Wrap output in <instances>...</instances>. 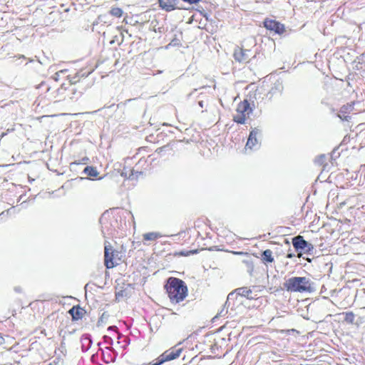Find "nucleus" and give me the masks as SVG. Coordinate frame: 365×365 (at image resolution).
Segmentation results:
<instances>
[{
  "instance_id": "1",
  "label": "nucleus",
  "mask_w": 365,
  "mask_h": 365,
  "mask_svg": "<svg viewBox=\"0 0 365 365\" xmlns=\"http://www.w3.org/2000/svg\"><path fill=\"white\" fill-rule=\"evenodd\" d=\"M165 287L172 303L178 304L183 301L187 295V287L180 279L169 278Z\"/></svg>"
},
{
  "instance_id": "2",
  "label": "nucleus",
  "mask_w": 365,
  "mask_h": 365,
  "mask_svg": "<svg viewBox=\"0 0 365 365\" xmlns=\"http://www.w3.org/2000/svg\"><path fill=\"white\" fill-rule=\"evenodd\" d=\"M284 287L291 292H312L314 289L312 282L304 277H292L284 283Z\"/></svg>"
},
{
  "instance_id": "3",
  "label": "nucleus",
  "mask_w": 365,
  "mask_h": 365,
  "mask_svg": "<svg viewBox=\"0 0 365 365\" xmlns=\"http://www.w3.org/2000/svg\"><path fill=\"white\" fill-rule=\"evenodd\" d=\"M252 112V108L250 107L249 102L247 100H244L237 106L236 113L233 117L234 120L237 123L244 124Z\"/></svg>"
},
{
  "instance_id": "4",
  "label": "nucleus",
  "mask_w": 365,
  "mask_h": 365,
  "mask_svg": "<svg viewBox=\"0 0 365 365\" xmlns=\"http://www.w3.org/2000/svg\"><path fill=\"white\" fill-rule=\"evenodd\" d=\"M118 252L117 251H114L112 249L110 245H105V266L108 269H110L116 266L118 262V260H120V258L118 257Z\"/></svg>"
},
{
  "instance_id": "5",
  "label": "nucleus",
  "mask_w": 365,
  "mask_h": 365,
  "mask_svg": "<svg viewBox=\"0 0 365 365\" xmlns=\"http://www.w3.org/2000/svg\"><path fill=\"white\" fill-rule=\"evenodd\" d=\"M182 352V349L172 348L163 352L158 359L157 361L152 365H161L166 361H169L178 358Z\"/></svg>"
},
{
  "instance_id": "6",
  "label": "nucleus",
  "mask_w": 365,
  "mask_h": 365,
  "mask_svg": "<svg viewBox=\"0 0 365 365\" xmlns=\"http://www.w3.org/2000/svg\"><path fill=\"white\" fill-rule=\"evenodd\" d=\"M261 135V130L258 128H254L251 130L249 135L247 142L246 143L245 149L247 150H256L259 146V142L258 137Z\"/></svg>"
},
{
  "instance_id": "7",
  "label": "nucleus",
  "mask_w": 365,
  "mask_h": 365,
  "mask_svg": "<svg viewBox=\"0 0 365 365\" xmlns=\"http://www.w3.org/2000/svg\"><path fill=\"white\" fill-rule=\"evenodd\" d=\"M235 59L240 63H248L252 56V52L248 49L237 48L234 51Z\"/></svg>"
},
{
  "instance_id": "8",
  "label": "nucleus",
  "mask_w": 365,
  "mask_h": 365,
  "mask_svg": "<svg viewBox=\"0 0 365 365\" xmlns=\"http://www.w3.org/2000/svg\"><path fill=\"white\" fill-rule=\"evenodd\" d=\"M264 27L270 31H274L277 34H282L284 31V25L272 19H266L264 21Z\"/></svg>"
},
{
  "instance_id": "9",
  "label": "nucleus",
  "mask_w": 365,
  "mask_h": 365,
  "mask_svg": "<svg viewBox=\"0 0 365 365\" xmlns=\"http://www.w3.org/2000/svg\"><path fill=\"white\" fill-rule=\"evenodd\" d=\"M160 7L166 11H170L175 9H179L178 3L180 0H158Z\"/></svg>"
},
{
  "instance_id": "10",
  "label": "nucleus",
  "mask_w": 365,
  "mask_h": 365,
  "mask_svg": "<svg viewBox=\"0 0 365 365\" xmlns=\"http://www.w3.org/2000/svg\"><path fill=\"white\" fill-rule=\"evenodd\" d=\"M292 245L297 250H302L307 246V242L304 240L303 237L298 235L292 239Z\"/></svg>"
},
{
  "instance_id": "11",
  "label": "nucleus",
  "mask_w": 365,
  "mask_h": 365,
  "mask_svg": "<svg viewBox=\"0 0 365 365\" xmlns=\"http://www.w3.org/2000/svg\"><path fill=\"white\" fill-rule=\"evenodd\" d=\"M162 237L163 235L157 232H148L143 235V240L147 241H154Z\"/></svg>"
},
{
  "instance_id": "12",
  "label": "nucleus",
  "mask_w": 365,
  "mask_h": 365,
  "mask_svg": "<svg viewBox=\"0 0 365 365\" xmlns=\"http://www.w3.org/2000/svg\"><path fill=\"white\" fill-rule=\"evenodd\" d=\"M236 293L238 295H240L242 297H245L247 299L252 298L250 295L252 294V290L247 287H240L235 290Z\"/></svg>"
},
{
  "instance_id": "13",
  "label": "nucleus",
  "mask_w": 365,
  "mask_h": 365,
  "mask_svg": "<svg viewBox=\"0 0 365 365\" xmlns=\"http://www.w3.org/2000/svg\"><path fill=\"white\" fill-rule=\"evenodd\" d=\"M262 260L265 262H274V257L272 256V251L271 250H266L262 252Z\"/></svg>"
},
{
  "instance_id": "14",
  "label": "nucleus",
  "mask_w": 365,
  "mask_h": 365,
  "mask_svg": "<svg viewBox=\"0 0 365 365\" xmlns=\"http://www.w3.org/2000/svg\"><path fill=\"white\" fill-rule=\"evenodd\" d=\"M84 173L86 175L91 176V177H97L98 175V172L97 170L91 166H87L84 168L83 170Z\"/></svg>"
},
{
  "instance_id": "15",
  "label": "nucleus",
  "mask_w": 365,
  "mask_h": 365,
  "mask_svg": "<svg viewBox=\"0 0 365 365\" xmlns=\"http://www.w3.org/2000/svg\"><path fill=\"white\" fill-rule=\"evenodd\" d=\"M69 313L72 315L74 319L81 318L82 312L79 308L73 307L70 309Z\"/></svg>"
},
{
  "instance_id": "16",
  "label": "nucleus",
  "mask_w": 365,
  "mask_h": 365,
  "mask_svg": "<svg viewBox=\"0 0 365 365\" xmlns=\"http://www.w3.org/2000/svg\"><path fill=\"white\" fill-rule=\"evenodd\" d=\"M110 14L115 17H120L123 14V10L118 7L112 8Z\"/></svg>"
},
{
  "instance_id": "17",
  "label": "nucleus",
  "mask_w": 365,
  "mask_h": 365,
  "mask_svg": "<svg viewBox=\"0 0 365 365\" xmlns=\"http://www.w3.org/2000/svg\"><path fill=\"white\" fill-rule=\"evenodd\" d=\"M354 109V105L353 104H347L344 106H342L340 109L341 113H348L351 112Z\"/></svg>"
},
{
  "instance_id": "18",
  "label": "nucleus",
  "mask_w": 365,
  "mask_h": 365,
  "mask_svg": "<svg viewBox=\"0 0 365 365\" xmlns=\"http://www.w3.org/2000/svg\"><path fill=\"white\" fill-rule=\"evenodd\" d=\"M344 320L348 323H353L354 320V314L353 312L345 313Z\"/></svg>"
},
{
  "instance_id": "19",
  "label": "nucleus",
  "mask_w": 365,
  "mask_h": 365,
  "mask_svg": "<svg viewBox=\"0 0 365 365\" xmlns=\"http://www.w3.org/2000/svg\"><path fill=\"white\" fill-rule=\"evenodd\" d=\"M304 250L307 253H312L314 250V246L307 242V246L306 247Z\"/></svg>"
},
{
  "instance_id": "20",
  "label": "nucleus",
  "mask_w": 365,
  "mask_h": 365,
  "mask_svg": "<svg viewBox=\"0 0 365 365\" xmlns=\"http://www.w3.org/2000/svg\"><path fill=\"white\" fill-rule=\"evenodd\" d=\"M195 253H197V250H190V251H188V252H181L180 253V255H182V256H188L190 254H195Z\"/></svg>"
},
{
  "instance_id": "21",
  "label": "nucleus",
  "mask_w": 365,
  "mask_h": 365,
  "mask_svg": "<svg viewBox=\"0 0 365 365\" xmlns=\"http://www.w3.org/2000/svg\"><path fill=\"white\" fill-rule=\"evenodd\" d=\"M346 113H341V110L339 111L338 116L343 120H348L349 116L346 115Z\"/></svg>"
},
{
  "instance_id": "22",
  "label": "nucleus",
  "mask_w": 365,
  "mask_h": 365,
  "mask_svg": "<svg viewBox=\"0 0 365 365\" xmlns=\"http://www.w3.org/2000/svg\"><path fill=\"white\" fill-rule=\"evenodd\" d=\"M63 71H58V72H56V73H55V75H54V77H53L54 80H55V81H58L60 73H63Z\"/></svg>"
},
{
  "instance_id": "23",
  "label": "nucleus",
  "mask_w": 365,
  "mask_h": 365,
  "mask_svg": "<svg viewBox=\"0 0 365 365\" xmlns=\"http://www.w3.org/2000/svg\"><path fill=\"white\" fill-rule=\"evenodd\" d=\"M14 289L16 293L21 292V287L20 286L15 287Z\"/></svg>"
},
{
  "instance_id": "24",
  "label": "nucleus",
  "mask_w": 365,
  "mask_h": 365,
  "mask_svg": "<svg viewBox=\"0 0 365 365\" xmlns=\"http://www.w3.org/2000/svg\"><path fill=\"white\" fill-rule=\"evenodd\" d=\"M4 341H5V340H4V337L0 335V345L4 344Z\"/></svg>"
},
{
  "instance_id": "25",
  "label": "nucleus",
  "mask_w": 365,
  "mask_h": 365,
  "mask_svg": "<svg viewBox=\"0 0 365 365\" xmlns=\"http://www.w3.org/2000/svg\"><path fill=\"white\" fill-rule=\"evenodd\" d=\"M233 254L235 255H245L246 253L245 252H233Z\"/></svg>"
},
{
  "instance_id": "26",
  "label": "nucleus",
  "mask_w": 365,
  "mask_h": 365,
  "mask_svg": "<svg viewBox=\"0 0 365 365\" xmlns=\"http://www.w3.org/2000/svg\"><path fill=\"white\" fill-rule=\"evenodd\" d=\"M115 327H109L108 330V331H113V330H115Z\"/></svg>"
},
{
  "instance_id": "27",
  "label": "nucleus",
  "mask_w": 365,
  "mask_h": 365,
  "mask_svg": "<svg viewBox=\"0 0 365 365\" xmlns=\"http://www.w3.org/2000/svg\"><path fill=\"white\" fill-rule=\"evenodd\" d=\"M293 257V255L292 254H288L287 257L288 258H292Z\"/></svg>"
},
{
  "instance_id": "28",
  "label": "nucleus",
  "mask_w": 365,
  "mask_h": 365,
  "mask_svg": "<svg viewBox=\"0 0 365 365\" xmlns=\"http://www.w3.org/2000/svg\"><path fill=\"white\" fill-rule=\"evenodd\" d=\"M121 175L124 176V177H127V175L125 173H124L123 172L121 173Z\"/></svg>"
},
{
  "instance_id": "29",
  "label": "nucleus",
  "mask_w": 365,
  "mask_h": 365,
  "mask_svg": "<svg viewBox=\"0 0 365 365\" xmlns=\"http://www.w3.org/2000/svg\"><path fill=\"white\" fill-rule=\"evenodd\" d=\"M199 104H200V106L201 107H202V101H200V102L199 103Z\"/></svg>"
},
{
  "instance_id": "30",
  "label": "nucleus",
  "mask_w": 365,
  "mask_h": 365,
  "mask_svg": "<svg viewBox=\"0 0 365 365\" xmlns=\"http://www.w3.org/2000/svg\"><path fill=\"white\" fill-rule=\"evenodd\" d=\"M11 210H14V208H11V210H9V212H11Z\"/></svg>"
},
{
  "instance_id": "31",
  "label": "nucleus",
  "mask_w": 365,
  "mask_h": 365,
  "mask_svg": "<svg viewBox=\"0 0 365 365\" xmlns=\"http://www.w3.org/2000/svg\"><path fill=\"white\" fill-rule=\"evenodd\" d=\"M307 260L308 262H311V259H309V258H307Z\"/></svg>"
}]
</instances>
